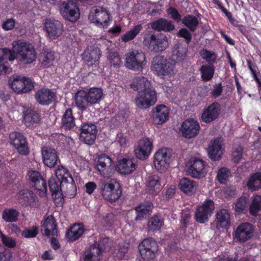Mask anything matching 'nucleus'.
I'll return each instance as SVG.
<instances>
[{
	"label": "nucleus",
	"instance_id": "28",
	"mask_svg": "<svg viewBox=\"0 0 261 261\" xmlns=\"http://www.w3.org/2000/svg\"><path fill=\"white\" fill-rule=\"evenodd\" d=\"M113 162L112 159L107 154L101 153L95 160V165L100 174L106 176Z\"/></svg>",
	"mask_w": 261,
	"mask_h": 261
},
{
	"label": "nucleus",
	"instance_id": "61",
	"mask_svg": "<svg viewBox=\"0 0 261 261\" xmlns=\"http://www.w3.org/2000/svg\"><path fill=\"white\" fill-rule=\"evenodd\" d=\"M38 234V228L33 226L31 228H25L22 232L21 236L25 238H32L36 237Z\"/></svg>",
	"mask_w": 261,
	"mask_h": 261
},
{
	"label": "nucleus",
	"instance_id": "51",
	"mask_svg": "<svg viewBox=\"0 0 261 261\" xmlns=\"http://www.w3.org/2000/svg\"><path fill=\"white\" fill-rule=\"evenodd\" d=\"M187 53L186 47L178 46L172 50L171 59L175 63L181 62L185 58Z\"/></svg>",
	"mask_w": 261,
	"mask_h": 261
},
{
	"label": "nucleus",
	"instance_id": "33",
	"mask_svg": "<svg viewBox=\"0 0 261 261\" xmlns=\"http://www.w3.org/2000/svg\"><path fill=\"white\" fill-rule=\"evenodd\" d=\"M75 103L77 108L82 112L87 111L92 105L89 100L86 91L79 90L74 96Z\"/></svg>",
	"mask_w": 261,
	"mask_h": 261
},
{
	"label": "nucleus",
	"instance_id": "8",
	"mask_svg": "<svg viewBox=\"0 0 261 261\" xmlns=\"http://www.w3.org/2000/svg\"><path fill=\"white\" fill-rule=\"evenodd\" d=\"M11 89L17 93H24L31 91L34 88L30 78L16 75L11 77L9 81Z\"/></svg>",
	"mask_w": 261,
	"mask_h": 261
},
{
	"label": "nucleus",
	"instance_id": "56",
	"mask_svg": "<svg viewBox=\"0 0 261 261\" xmlns=\"http://www.w3.org/2000/svg\"><path fill=\"white\" fill-rule=\"evenodd\" d=\"M164 224L163 220L159 216L154 215L150 218L148 226L150 230H159Z\"/></svg>",
	"mask_w": 261,
	"mask_h": 261
},
{
	"label": "nucleus",
	"instance_id": "49",
	"mask_svg": "<svg viewBox=\"0 0 261 261\" xmlns=\"http://www.w3.org/2000/svg\"><path fill=\"white\" fill-rule=\"evenodd\" d=\"M152 204L148 203L147 204H141L138 205L135 211L137 213L136 220H142L146 215L151 211Z\"/></svg>",
	"mask_w": 261,
	"mask_h": 261
},
{
	"label": "nucleus",
	"instance_id": "24",
	"mask_svg": "<svg viewBox=\"0 0 261 261\" xmlns=\"http://www.w3.org/2000/svg\"><path fill=\"white\" fill-rule=\"evenodd\" d=\"M220 113L221 106L218 102L215 101L204 109L201 120L206 123H211L219 117Z\"/></svg>",
	"mask_w": 261,
	"mask_h": 261
},
{
	"label": "nucleus",
	"instance_id": "13",
	"mask_svg": "<svg viewBox=\"0 0 261 261\" xmlns=\"http://www.w3.org/2000/svg\"><path fill=\"white\" fill-rule=\"evenodd\" d=\"M104 198L110 202H115L122 194L120 184L115 179H111L106 184L102 191Z\"/></svg>",
	"mask_w": 261,
	"mask_h": 261
},
{
	"label": "nucleus",
	"instance_id": "48",
	"mask_svg": "<svg viewBox=\"0 0 261 261\" xmlns=\"http://www.w3.org/2000/svg\"><path fill=\"white\" fill-rule=\"evenodd\" d=\"M92 245L99 249V253L101 254L103 252L110 251L111 248V243L109 238L107 237L99 238L98 242H95Z\"/></svg>",
	"mask_w": 261,
	"mask_h": 261
},
{
	"label": "nucleus",
	"instance_id": "10",
	"mask_svg": "<svg viewBox=\"0 0 261 261\" xmlns=\"http://www.w3.org/2000/svg\"><path fill=\"white\" fill-rule=\"evenodd\" d=\"M158 245L152 238L144 239L138 246V249L144 260L153 259L158 251Z\"/></svg>",
	"mask_w": 261,
	"mask_h": 261
},
{
	"label": "nucleus",
	"instance_id": "14",
	"mask_svg": "<svg viewBox=\"0 0 261 261\" xmlns=\"http://www.w3.org/2000/svg\"><path fill=\"white\" fill-rule=\"evenodd\" d=\"M215 208L214 202L212 200H206L198 206L195 213V220L199 223H204L209 220Z\"/></svg>",
	"mask_w": 261,
	"mask_h": 261
},
{
	"label": "nucleus",
	"instance_id": "45",
	"mask_svg": "<svg viewBox=\"0 0 261 261\" xmlns=\"http://www.w3.org/2000/svg\"><path fill=\"white\" fill-rule=\"evenodd\" d=\"M201 73V79L204 82L211 81L215 73V67L214 65H202L199 69Z\"/></svg>",
	"mask_w": 261,
	"mask_h": 261
},
{
	"label": "nucleus",
	"instance_id": "40",
	"mask_svg": "<svg viewBox=\"0 0 261 261\" xmlns=\"http://www.w3.org/2000/svg\"><path fill=\"white\" fill-rule=\"evenodd\" d=\"M179 186L183 192L187 195H191L195 192L197 184L193 180L184 177L180 180Z\"/></svg>",
	"mask_w": 261,
	"mask_h": 261
},
{
	"label": "nucleus",
	"instance_id": "47",
	"mask_svg": "<svg viewBox=\"0 0 261 261\" xmlns=\"http://www.w3.org/2000/svg\"><path fill=\"white\" fill-rule=\"evenodd\" d=\"M54 55L51 51L43 49L39 56V61L44 67H49L54 61Z\"/></svg>",
	"mask_w": 261,
	"mask_h": 261
},
{
	"label": "nucleus",
	"instance_id": "32",
	"mask_svg": "<svg viewBox=\"0 0 261 261\" xmlns=\"http://www.w3.org/2000/svg\"><path fill=\"white\" fill-rule=\"evenodd\" d=\"M42 229L43 234L49 237L51 235L55 236L57 234V224L55 218L53 215L48 216L44 221Z\"/></svg>",
	"mask_w": 261,
	"mask_h": 261
},
{
	"label": "nucleus",
	"instance_id": "59",
	"mask_svg": "<svg viewBox=\"0 0 261 261\" xmlns=\"http://www.w3.org/2000/svg\"><path fill=\"white\" fill-rule=\"evenodd\" d=\"M108 59L111 66L118 68L121 64V58L117 52H110Z\"/></svg>",
	"mask_w": 261,
	"mask_h": 261
},
{
	"label": "nucleus",
	"instance_id": "23",
	"mask_svg": "<svg viewBox=\"0 0 261 261\" xmlns=\"http://www.w3.org/2000/svg\"><path fill=\"white\" fill-rule=\"evenodd\" d=\"M56 93L48 88H41L35 93V98L41 106H48L56 99Z\"/></svg>",
	"mask_w": 261,
	"mask_h": 261
},
{
	"label": "nucleus",
	"instance_id": "1",
	"mask_svg": "<svg viewBox=\"0 0 261 261\" xmlns=\"http://www.w3.org/2000/svg\"><path fill=\"white\" fill-rule=\"evenodd\" d=\"M12 46L19 56L21 63L29 64L36 60V53L31 44L18 40L13 42Z\"/></svg>",
	"mask_w": 261,
	"mask_h": 261
},
{
	"label": "nucleus",
	"instance_id": "12",
	"mask_svg": "<svg viewBox=\"0 0 261 261\" xmlns=\"http://www.w3.org/2000/svg\"><path fill=\"white\" fill-rule=\"evenodd\" d=\"M10 144L22 155H27L30 152V148L27 138L19 132H14L9 135Z\"/></svg>",
	"mask_w": 261,
	"mask_h": 261
},
{
	"label": "nucleus",
	"instance_id": "54",
	"mask_svg": "<svg viewBox=\"0 0 261 261\" xmlns=\"http://www.w3.org/2000/svg\"><path fill=\"white\" fill-rule=\"evenodd\" d=\"M199 54L203 59L208 63L207 65H214L217 60V56L215 53L206 49H202L199 51Z\"/></svg>",
	"mask_w": 261,
	"mask_h": 261
},
{
	"label": "nucleus",
	"instance_id": "50",
	"mask_svg": "<svg viewBox=\"0 0 261 261\" xmlns=\"http://www.w3.org/2000/svg\"><path fill=\"white\" fill-rule=\"evenodd\" d=\"M182 23L191 32H194L199 24V21L196 16L188 14L184 16L182 19Z\"/></svg>",
	"mask_w": 261,
	"mask_h": 261
},
{
	"label": "nucleus",
	"instance_id": "20",
	"mask_svg": "<svg viewBox=\"0 0 261 261\" xmlns=\"http://www.w3.org/2000/svg\"><path fill=\"white\" fill-rule=\"evenodd\" d=\"M44 28L47 36L51 40L58 38L63 31L61 22L50 18L46 19Z\"/></svg>",
	"mask_w": 261,
	"mask_h": 261
},
{
	"label": "nucleus",
	"instance_id": "36",
	"mask_svg": "<svg viewBox=\"0 0 261 261\" xmlns=\"http://www.w3.org/2000/svg\"><path fill=\"white\" fill-rule=\"evenodd\" d=\"M116 168L121 174L127 175L135 170L136 164L132 159L123 158L119 161Z\"/></svg>",
	"mask_w": 261,
	"mask_h": 261
},
{
	"label": "nucleus",
	"instance_id": "30",
	"mask_svg": "<svg viewBox=\"0 0 261 261\" xmlns=\"http://www.w3.org/2000/svg\"><path fill=\"white\" fill-rule=\"evenodd\" d=\"M151 29L157 31L170 32L175 30V27L170 20L161 18L150 23Z\"/></svg>",
	"mask_w": 261,
	"mask_h": 261
},
{
	"label": "nucleus",
	"instance_id": "21",
	"mask_svg": "<svg viewBox=\"0 0 261 261\" xmlns=\"http://www.w3.org/2000/svg\"><path fill=\"white\" fill-rule=\"evenodd\" d=\"M56 176L61 181V186H66L67 190H76L74 179L68 170L61 166L55 171Z\"/></svg>",
	"mask_w": 261,
	"mask_h": 261
},
{
	"label": "nucleus",
	"instance_id": "62",
	"mask_svg": "<svg viewBox=\"0 0 261 261\" xmlns=\"http://www.w3.org/2000/svg\"><path fill=\"white\" fill-rule=\"evenodd\" d=\"M1 240L3 244L8 248H14L16 246V239L5 234L2 235Z\"/></svg>",
	"mask_w": 261,
	"mask_h": 261
},
{
	"label": "nucleus",
	"instance_id": "11",
	"mask_svg": "<svg viewBox=\"0 0 261 261\" xmlns=\"http://www.w3.org/2000/svg\"><path fill=\"white\" fill-rule=\"evenodd\" d=\"M61 13L64 18L71 22L76 21L80 17V10L76 0H67L62 4Z\"/></svg>",
	"mask_w": 261,
	"mask_h": 261
},
{
	"label": "nucleus",
	"instance_id": "38",
	"mask_svg": "<svg viewBox=\"0 0 261 261\" xmlns=\"http://www.w3.org/2000/svg\"><path fill=\"white\" fill-rule=\"evenodd\" d=\"M131 87L135 91H138V92L145 91L146 89L153 87L151 86V83L147 78L142 75L137 76L135 77Z\"/></svg>",
	"mask_w": 261,
	"mask_h": 261
},
{
	"label": "nucleus",
	"instance_id": "41",
	"mask_svg": "<svg viewBox=\"0 0 261 261\" xmlns=\"http://www.w3.org/2000/svg\"><path fill=\"white\" fill-rule=\"evenodd\" d=\"M222 147L218 140H214L211 142V145L209 147L208 154L209 158L213 161H218L221 158L222 151Z\"/></svg>",
	"mask_w": 261,
	"mask_h": 261
},
{
	"label": "nucleus",
	"instance_id": "34",
	"mask_svg": "<svg viewBox=\"0 0 261 261\" xmlns=\"http://www.w3.org/2000/svg\"><path fill=\"white\" fill-rule=\"evenodd\" d=\"M85 230L83 223L74 224L67 231L66 238L69 242L75 241L83 235Z\"/></svg>",
	"mask_w": 261,
	"mask_h": 261
},
{
	"label": "nucleus",
	"instance_id": "55",
	"mask_svg": "<svg viewBox=\"0 0 261 261\" xmlns=\"http://www.w3.org/2000/svg\"><path fill=\"white\" fill-rule=\"evenodd\" d=\"M261 210V196L256 195L249 207V213L253 216H256Z\"/></svg>",
	"mask_w": 261,
	"mask_h": 261
},
{
	"label": "nucleus",
	"instance_id": "22",
	"mask_svg": "<svg viewBox=\"0 0 261 261\" xmlns=\"http://www.w3.org/2000/svg\"><path fill=\"white\" fill-rule=\"evenodd\" d=\"M200 128L199 123L197 120L188 119L182 122L180 131L184 137L190 139L198 134Z\"/></svg>",
	"mask_w": 261,
	"mask_h": 261
},
{
	"label": "nucleus",
	"instance_id": "17",
	"mask_svg": "<svg viewBox=\"0 0 261 261\" xmlns=\"http://www.w3.org/2000/svg\"><path fill=\"white\" fill-rule=\"evenodd\" d=\"M170 162L169 151L166 148L159 149L154 155L153 164L155 168L160 172L166 170L169 166Z\"/></svg>",
	"mask_w": 261,
	"mask_h": 261
},
{
	"label": "nucleus",
	"instance_id": "18",
	"mask_svg": "<svg viewBox=\"0 0 261 261\" xmlns=\"http://www.w3.org/2000/svg\"><path fill=\"white\" fill-rule=\"evenodd\" d=\"M207 165L203 160L195 158L190 161L187 172L191 177L196 178H201L206 174L205 167Z\"/></svg>",
	"mask_w": 261,
	"mask_h": 261
},
{
	"label": "nucleus",
	"instance_id": "42",
	"mask_svg": "<svg viewBox=\"0 0 261 261\" xmlns=\"http://www.w3.org/2000/svg\"><path fill=\"white\" fill-rule=\"evenodd\" d=\"M246 186L251 191H256L260 189L261 172H256L251 175L247 182Z\"/></svg>",
	"mask_w": 261,
	"mask_h": 261
},
{
	"label": "nucleus",
	"instance_id": "46",
	"mask_svg": "<svg viewBox=\"0 0 261 261\" xmlns=\"http://www.w3.org/2000/svg\"><path fill=\"white\" fill-rule=\"evenodd\" d=\"M101 255L99 249L96 248L91 245L89 248L84 251V260L99 261Z\"/></svg>",
	"mask_w": 261,
	"mask_h": 261
},
{
	"label": "nucleus",
	"instance_id": "19",
	"mask_svg": "<svg viewBox=\"0 0 261 261\" xmlns=\"http://www.w3.org/2000/svg\"><path fill=\"white\" fill-rule=\"evenodd\" d=\"M28 180L30 186L34 188L35 190L40 192V194L42 193L45 194L47 191V186L44 178L40 173L36 170H31L28 173Z\"/></svg>",
	"mask_w": 261,
	"mask_h": 261
},
{
	"label": "nucleus",
	"instance_id": "57",
	"mask_svg": "<svg viewBox=\"0 0 261 261\" xmlns=\"http://www.w3.org/2000/svg\"><path fill=\"white\" fill-rule=\"evenodd\" d=\"M230 175V170L227 168L222 167L218 171L217 179L220 184H224Z\"/></svg>",
	"mask_w": 261,
	"mask_h": 261
},
{
	"label": "nucleus",
	"instance_id": "53",
	"mask_svg": "<svg viewBox=\"0 0 261 261\" xmlns=\"http://www.w3.org/2000/svg\"><path fill=\"white\" fill-rule=\"evenodd\" d=\"M17 55V52L13 47L12 49L7 48L0 49V59H3V61H13L16 59Z\"/></svg>",
	"mask_w": 261,
	"mask_h": 261
},
{
	"label": "nucleus",
	"instance_id": "7",
	"mask_svg": "<svg viewBox=\"0 0 261 261\" xmlns=\"http://www.w3.org/2000/svg\"><path fill=\"white\" fill-rule=\"evenodd\" d=\"M174 65L168 62L163 56H155L151 62V70L159 75L171 74L173 72Z\"/></svg>",
	"mask_w": 261,
	"mask_h": 261
},
{
	"label": "nucleus",
	"instance_id": "64",
	"mask_svg": "<svg viewBox=\"0 0 261 261\" xmlns=\"http://www.w3.org/2000/svg\"><path fill=\"white\" fill-rule=\"evenodd\" d=\"M247 64L249 70L250 71L252 76L255 81L258 82L260 79L258 77L256 69L257 66L255 63H253L250 60H247Z\"/></svg>",
	"mask_w": 261,
	"mask_h": 261
},
{
	"label": "nucleus",
	"instance_id": "31",
	"mask_svg": "<svg viewBox=\"0 0 261 261\" xmlns=\"http://www.w3.org/2000/svg\"><path fill=\"white\" fill-rule=\"evenodd\" d=\"M152 117L154 122L162 124L168 119L169 110L164 105H157L152 110Z\"/></svg>",
	"mask_w": 261,
	"mask_h": 261
},
{
	"label": "nucleus",
	"instance_id": "4",
	"mask_svg": "<svg viewBox=\"0 0 261 261\" xmlns=\"http://www.w3.org/2000/svg\"><path fill=\"white\" fill-rule=\"evenodd\" d=\"M143 44L151 51L155 53L165 50L168 46L167 37L162 34L146 36L144 38Z\"/></svg>",
	"mask_w": 261,
	"mask_h": 261
},
{
	"label": "nucleus",
	"instance_id": "58",
	"mask_svg": "<svg viewBox=\"0 0 261 261\" xmlns=\"http://www.w3.org/2000/svg\"><path fill=\"white\" fill-rule=\"evenodd\" d=\"M191 215L188 211H182L180 216V228L185 231L187 227L190 224Z\"/></svg>",
	"mask_w": 261,
	"mask_h": 261
},
{
	"label": "nucleus",
	"instance_id": "44",
	"mask_svg": "<svg viewBox=\"0 0 261 261\" xmlns=\"http://www.w3.org/2000/svg\"><path fill=\"white\" fill-rule=\"evenodd\" d=\"M19 212L14 208H5L2 213V219L6 222L14 223L18 221Z\"/></svg>",
	"mask_w": 261,
	"mask_h": 261
},
{
	"label": "nucleus",
	"instance_id": "29",
	"mask_svg": "<svg viewBox=\"0 0 261 261\" xmlns=\"http://www.w3.org/2000/svg\"><path fill=\"white\" fill-rule=\"evenodd\" d=\"M23 113V121L28 127L33 128L41 120L39 113L34 109H28Z\"/></svg>",
	"mask_w": 261,
	"mask_h": 261
},
{
	"label": "nucleus",
	"instance_id": "63",
	"mask_svg": "<svg viewBox=\"0 0 261 261\" xmlns=\"http://www.w3.org/2000/svg\"><path fill=\"white\" fill-rule=\"evenodd\" d=\"M179 38H184L187 43H189L192 40V35L190 31L186 28L180 29L176 34Z\"/></svg>",
	"mask_w": 261,
	"mask_h": 261
},
{
	"label": "nucleus",
	"instance_id": "6",
	"mask_svg": "<svg viewBox=\"0 0 261 261\" xmlns=\"http://www.w3.org/2000/svg\"><path fill=\"white\" fill-rule=\"evenodd\" d=\"M125 66L135 71H140L146 63V57L142 51L134 50L126 55Z\"/></svg>",
	"mask_w": 261,
	"mask_h": 261
},
{
	"label": "nucleus",
	"instance_id": "3",
	"mask_svg": "<svg viewBox=\"0 0 261 261\" xmlns=\"http://www.w3.org/2000/svg\"><path fill=\"white\" fill-rule=\"evenodd\" d=\"M48 186L54 202L57 205L62 206L64 202L63 193L74 195L76 190H67L66 186H61V181H58L54 177L50 178L48 180Z\"/></svg>",
	"mask_w": 261,
	"mask_h": 261
},
{
	"label": "nucleus",
	"instance_id": "60",
	"mask_svg": "<svg viewBox=\"0 0 261 261\" xmlns=\"http://www.w3.org/2000/svg\"><path fill=\"white\" fill-rule=\"evenodd\" d=\"M129 245L128 244H121L115 248L114 254L118 259L122 258L128 251Z\"/></svg>",
	"mask_w": 261,
	"mask_h": 261
},
{
	"label": "nucleus",
	"instance_id": "39",
	"mask_svg": "<svg viewBox=\"0 0 261 261\" xmlns=\"http://www.w3.org/2000/svg\"><path fill=\"white\" fill-rule=\"evenodd\" d=\"M75 126V118L71 108H68L64 113L62 120L61 127L65 130H70Z\"/></svg>",
	"mask_w": 261,
	"mask_h": 261
},
{
	"label": "nucleus",
	"instance_id": "15",
	"mask_svg": "<svg viewBox=\"0 0 261 261\" xmlns=\"http://www.w3.org/2000/svg\"><path fill=\"white\" fill-rule=\"evenodd\" d=\"M153 149V142L147 137L139 139L135 147L134 152L137 158L144 160L150 154Z\"/></svg>",
	"mask_w": 261,
	"mask_h": 261
},
{
	"label": "nucleus",
	"instance_id": "26",
	"mask_svg": "<svg viewBox=\"0 0 261 261\" xmlns=\"http://www.w3.org/2000/svg\"><path fill=\"white\" fill-rule=\"evenodd\" d=\"M215 224L217 230H227L229 228L231 225V215L227 209L221 208L217 211Z\"/></svg>",
	"mask_w": 261,
	"mask_h": 261
},
{
	"label": "nucleus",
	"instance_id": "27",
	"mask_svg": "<svg viewBox=\"0 0 261 261\" xmlns=\"http://www.w3.org/2000/svg\"><path fill=\"white\" fill-rule=\"evenodd\" d=\"M41 154L43 163L45 166L49 168L54 167L57 165L58 161L59 160L57 151L51 147H42Z\"/></svg>",
	"mask_w": 261,
	"mask_h": 261
},
{
	"label": "nucleus",
	"instance_id": "9",
	"mask_svg": "<svg viewBox=\"0 0 261 261\" xmlns=\"http://www.w3.org/2000/svg\"><path fill=\"white\" fill-rule=\"evenodd\" d=\"M17 201L23 207L37 208L40 203L37 195L29 189H23L17 194Z\"/></svg>",
	"mask_w": 261,
	"mask_h": 261
},
{
	"label": "nucleus",
	"instance_id": "5",
	"mask_svg": "<svg viewBox=\"0 0 261 261\" xmlns=\"http://www.w3.org/2000/svg\"><path fill=\"white\" fill-rule=\"evenodd\" d=\"M157 101V93L153 87L139 91L135 98L137 106L140 109H147L154 105Z\"/></svg>",
	"mask_w": 261,
	"mask_h": 261
},
{
	"label": "nucleus",
	"instance_id": "25",
	"mask_svg": "<svg viewBox=\"0 0 261 261\" xmlns=\"http://www.w3.org/2000/svg\"><path fill=\"white\" fill-rule=\"evenodd\" d=\"M254 231L253 225L249 223L240 224L234 232V237L239 241L245 242L251 239Z\"/></svg>",
	"mask_w": 261,
	"mask_h": 261
},
{
	"label": "nucleus",
	"instance_id": "16",
	"mask_svg": "<svg viewBox=\"0 0 261 261\" xmlns=\"http://www.w3.org/2000/svg\"><path fill=\"white\" fill-rule=\"evenodd\" d=\"M80 138L81 141L88 145L93 144L96 138L97 126L92 123H83L80 129Z\"/></svg>",
	"mask_w": 261,
	"mask_h": 261
},
{
	"label": "nucleus",
	"instance_id": "2",
	"mask_svg": "<svg viewBox=\"0 0 261 261\" xmlns=\"http://www.w3.org/2000/svg\"><path fill=\"white\" fill-rule=\"evenodd\" d=\"M88 19L96 26L107 29L112 21V17L106 8L101 6H94L90 11Z\"/></svg>",
	"mask_w": 261,
	"mask_h": 261
},
{
	"label": "nucleus",
	"instance_id": "37",
	"mask_svg": "<svg viewBox=\"0 0 261 261\" xmlns=\"http://www.w3.org/2000/svg\"><path fill=\"white\" fill-rule=\"evenodd\" d=\"M99 48H87L83 54L82 58L88 65H92L98 62L101 56Z\"/></svg>",
	"mask_w": 261,
	"mask_h": 261
},
{
	"label": "nucleus",
	"instance_id": "52",
	"mask_svg": "<svg viewBox=\"0 0 261 261\" xmlns=\"http://www.w3.org/2000/svg\"><path fill=\"white\" fill-rule=\"evenodd\" d=\"M142 29L143 27L141 24H138L135 26L132 29L127 31L122 36L121 39L122 41L127 42L132 40L139 34Z\"/></svg>",
	"mask_w": 261,
	"mask_h": 261
},
{
	"label": "nucleus",
	"instance_id": "43",
	"mask_svg": "<svg viewBox=\"0 0 261 261\" xmlns=\"http://www.w3.org/2000/svg\"><path fill=\"white\" fill-rule=\"evenodd\" d=\"M86 93L92 106L99 103L103 95L102 89L96 87L90 88Z\"/></svg>",
	"mask_w": 261,
	"mask_h": 261
},
{
	"label": "nucleus",
	"instance_id": "35",
	"mask_svg": "<svg viewBox=\"0 0 261 261\" xmlns=\"http://www.w3.org/2000/svg\"><path fill=\"white\" fill-rule=\"evenodd\" d=\"M146 184V190L150 194L156 195L161 191L160 178L157 175L149 176Z\"/></svg>",
	"mask_w": 261,
	"mask_h": 261
}]
</instances>
